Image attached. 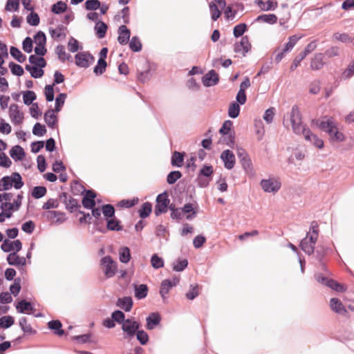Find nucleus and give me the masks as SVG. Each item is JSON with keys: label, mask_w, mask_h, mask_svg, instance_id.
<instances>
[{"label": "nucleus", "mask_w": 354, "mask_h": 354, "mask_svg": "<svg viewBox=\"0 0 354 354\" xmlns=\"http://www.w3.org/2000/svg\"><path fill=\"white\" fill-rule=\"evenodd\" d=\"M15 323V319L12 316H3L0 318V326L3 328H8Z\"/></svg>", "instance_id": "41"}, {"label": "nucleus", "mask_w": 354, "mask_h": 354, "mask_svg": "<svg viewBox=\"0 0 354 354\" xmlns=\"http://www.w3.org/2000/svg\"><path fill=\"white\" fill-rule=\"evenodd\" d=\"M36 99V94L32 91H27L23 93V100L25 104L30 105Z\"/></svg>", "instance_id": "44"}, {"label": "nucleus", "mask_w": 354, "mask_h": 354, "mask_svg": "<svg viewBox=\"0 0 354 354\" xmlns=\"http://www.w3.org/2000/svg\"><path fill=\"white\" fill-rule=\"evenodd\" d=\"M256 3L263 11L274 10L278 6V3L276 0H267L266 1L256 0Z\"/></svg>", "instance_id": "18"}, {"label": "nucleus", "mask_w": 354, "mask_h": 354, "mask_svg": "<svg viewBox=\"0 0 354 354\" xmlns=\"http://www.w3.org/2000/svg\"><path fill=\"white\" fill-rule=\"evenodd\" d=\"M26 69L30 72L31 76L34 78H39L43 76L44 71L42 68L37 66L26 65Z\"/></svg>", "instance_id": "33"}, {"label": "nucleus", "mask_w": 354, "mask_h": 354, "mask_svg": "<svg viewBox=\"0 0 354 354\" xmlns=\"http://www.w3.org/2000/svg\"><path fill=\"white\" fill-rule=\"evenodd\" d=\"M135 297L138 299H144L147 297L148 292L147 286L145 284L134 286Z\"/></svg>", "instance_id": "27"}, {"label": "nucleus", "mask_w": 354, "mask_h": 354, "mask_svg": "<svg viewBox=\"0 0 354 354\" xmlns=\"http://www.w3.org/2000/svg\"><path fill=\"white\" fill-rule=\"evenodd\" d=\"M46 188L43 186L35 187L32 192V196L35 198H40L46 194Z\"/></svg>", "instance_id": "49"}, {"label": "nucleus", "mask_w": 354, "mask_h": 354, "mask_svg": "<svg viewBox=\"0 0 354 354\" xmlns=\"http://www.w3.org/2000/svg\"><path fill=\"white\" fill-rule=\"evenodd\" d=\"M94 62V57L88 53L82 52L75 55V63L78 66L87 68Z\"/></svg>", "instance_id": "11"}, {"label": "nucleus", "mask_w": 354, "mask_h": 354, "mask_svg": "<svg viewBox=\"0 0 354 354\" xmlns=\"http://www.w3.org/2000/svg\"><path fill=\"white\" fill-rule=\"evenodd\" d=\"M283 124L285 127H291L292 131L297 135L301 133L307 129L303 124L301 115L297 106L294 105L290 111L284 115Z\"/></svg>", "instance_id": "1"}, {"label": "nucleus", "mask_w": 354, "mask_h": 354, "mask_svg": "<svg viewBox=\"0 0 354 354\" xmlns=\"http://www.w3.org/2000/svg\"><path fill=\"white\" fill-rule=\"evenodd\" d=\"M106 67V62L104 59H99L97 64L94 68V73L96 75H101L104 73Z\"/></svg>", "instance_id": "56"}, {"label": "nucleus", "mask_w": 354, "mask_h": 354, "mask_svg": "<svg viewBox=\"0 0 354 354\" xmlns=\"http://www.w3.org/2000/svg\"><path fill=\"white\" fill-rule=\"evenodd\" d=\"M107 28L106 24L102 21H97L94 28L96 35L100 39L104 37Z\"/></svg>", "instance_id": "29"}, {"label": "nucleus", "mask_w": 354, "mask_h": 354, "mask_svg": "<svg viewBox=\"0 0 354 354\" xmlns=\"http://www.w3.org/2000/svg\"><path fill=\"white\" fill-rule=\"evenodd\" d=\"M8 115L11 122L15 126L21 125L24 119V114L16 104H12L9 106Z\"/></svg>", "instance_id": "7"}, {"label": "nucleus", "mask_w": 354, "mask_h": 354, "mask_svg": "<svg viewBox=\"0 0 354 354\" xmlns=\"http://www.w3.org/2000/svg\"><path fill=\"white\" fill-rule=\"evenodd\" d=\"M55 110L49 109L44 114V120L47 125L52 129L56 127L57 123V118L55 115Z\"/></svg>", "instance_id": "21"}, {"label": "nucleus", "mask_w": 354, "mask_h": 354, "mask_svg": "<svg viewBox=\"0 0 354 354\" xmlns=\"http://www.w3.org/2000/svg\"><path fill=\"white\" fill-rule=\"evenodd\" d=\"M137 339L142 345H145L148 342L149 337L146 332L138 330L136 333Z\"/></svg>", "instance_id": "61"}, {"label": "nucleus", "mask_w": 354, "mask_h": 354, "mask_svg": "<svg viewBox=\"0 0 354 354\" xmlns=\"http://www.w3.org/2000/svg\"><path fill=\"white\" fill-rule=\"evenodd\" d=\"M49 328L55 330V334L61 336L64 334V330L61 329L62 324L58 320L50 321L48 324Z\"/></svg>", "instance_id": "43"}, {"label": "nucleus", "mask_w": 354, "mask_h": 354, "mask_svg": "<svg viewBox=\"0 0 354 354\" xmlns=\"http://www.w3.org/2000/svg\"><path fill=\"white\" fill-rule=\"evenodd\" d=\"M67 8V5L63 1H58L52 6V12L55 14H61Z\"/></svg>", "instance_id": "52"}, {"label": "nucleus", "mask_w": 354, "mask_h": 354, "mask_svg": "<svg viewBox=\"0 0 354 354\" xmlns=\"http://www.w3.org/2000/svg\"><path fill=\"white\" fill-rule=\"evenodd\" d=\"M100 7L99 0H87L85 2V8L87 10H96Z\"/></svg>", "instance_id": "58"}, {"label": "nucleus", "mask_w": 354, "mask_h": 354, "mask_svg": "<svg viewBox=\"0 0 354 354\" xmlns=\"http://www.w3.org/2000/svg\"><path fill=\"white\" fill-rule=\"evenodd\" d=\"M50 34L54 39H59L65 37L64 29L62 27H57L55 29L50 30Z\"/></svg>", "instance_id": "60"}, {"label": "nucleus", "mask_w": 354, "mask_h": 354, "mask_svg": "<svg viewBox=\"0 0 354 354\" xmlns=\"http://www.w3.org/2000/svg\"><path fill=\"white\" fill-rule=\"evenodd\" d=\"M300 38L301 37L297 35H292L290 37L288 41L286 44L285 47L283 48L284 52L288 53L291 51Z\"/></svg>", "instance_id": "38"}, {"label": "nucleus", "mask_w": 354, "mask_h": 354, "mask_svg": "<svg viewBox=\"0 0 354 354\" xmlns=\"http://www.w3.org/2000/svg\"><path fill=\"white\" fill-rule=\"evenodd\" d=\"M129 47L134 52H139L142 49V44L138 37L134 36L129 41Z\"/></svg>", "instance_id": "45"}, {"label": "nucleus", "mask_w": 354, "mask_h": 354, "mask_svg": "<svg viewBox=\"0 0 354 354\" xmlns=\"http://www.w3.org/2000/svg\"><path fill=\"white\" fill-rule=\"evenodd\" d=\"M22 198L23 196L21 194H18L17 196V198L14 199L13 203L10 202H4L1 203V209L6 217L10 218L12 216V211H17L19 209Z\"/></svg>", "instance_id": "8"}, {"label": "nucleus", "mask_w": 354, "mask_h": 354, "mask_svg": "<svg viewBox=\"0 0 354 354\" xmlns=\"http://www.w3.org/2000/svg\"><path fill=\"white\" fill-rule=\"evenodd\" d=\"M202 81L204 86H212L217 84L218 75L214 70H211L203 77Z\"/></svg>", "instance_id": "16"}, {"label": "nucleus", "mask_w": 354, "mask_h": 354, "mask_svg": "<svg viewBox=\"0 0 354 354\" xmlns=\"http://www.w3.org/2000/svg\"><path fill=\"white\" fill-rule=\"evenodd\" d=\"M48 217L56 223H62L65 221L64 214L60 212L49 211L48 212Z\"/></svg>", "instance_id": "34"}, {"label": "nucleus", "mask_w": 354, "mask_h": 354, "mask_svg": "<svg viewBox=\"0 0 354 354\" xmlns=\"http://www.w3.org/2000/svg\"><path fill=\"white\" fill-rule=\"evenodd\" d=\"M232 127V122L230 120H226L223 122L221 128L219 130V132L223 135H230V142H227V145L230 143L232 144L234 142V138L230 135V130Z\"/></svg>", "instance_id": "28"}, {"label": "nucleus", "mask_w": 354, "mask_h": 354, "mask_svg": "<svg viewBox=\"0 0 354 354\" xmlns=\"http://www.w3.org/2000/svg\"><path fill=\"white\" fill-rule=\"evenodd\" d=\"M183 162V155L178 151H175L171 157V164L174 166L181 167Z\"/></svg>", "instance_id": "46"}, {"label": "nucleus", "mask_w": 354, "mask_h": 354, "mask_svg": "<svg viewBox=\"0 0 354 354\" xmlns=\"http://www.w3.org/2000/svg\"><path fill=\"white\" fill-rule=\"evenodd\" d=\"M100 262L104 275L107 278H111L116 274L117 263L110 256L103 257Z\"/></svg>", "instance_id": "6"}, {"label": "nucleus", "mask_w": 354, "mask_h": 354, "mask_svg": "<svg viewBox=\"0 0 354 354\" xmlns=\"http://www.w3.org/2000/svg\"><path fill=\"white\" fill-rule=\"evenodd\" d=\"M19 324L24 333L32 335L36 333V331L32 328V326L29 324H28V321L26 317H21L19 319Z\"/></svg>", "instance_id": "32"}, {"label": "nucleus", "mask_w": 354, "mask_h": 354, "mask_svg": "<svg viewBox=\"0 0 354 354\" xmlns=\"http://www.w3.org/2000/svg\"><path fill=\"white\" fill-rule=\"evenodd\" d=\"M56 53L59 57V59L65 62L66 59H68L70 55L66 53L65 48L62 45L57 46L56 48Z\"/></svg>", "instance_id": "53"}, {"label": "nucleus", "mask_w": 354, "mask_h": 354, "mask_svg": "<svg viewBox=\"0 0 354 354\" xmlns=\"http://www.w3.org/2000/svg\"><path fill=\"white\" fill-rule=\"evenodd\" d=\"M10 155L14 160H21L24 158L25 152L21 147L16 145L10 149Z\"/></svg>", "instance_id": "26"}, {"label": "nucleus", "mask_w": 354, "mask_h": 354, "mask_svg": "<svg viewBox=\"0 0 354 354\" xmlns=\"http://www.w3.org/2000/svg\"><path fill=\"white\" fill-rule=\"evenodd\" d=\"M209 8L212 19L213 21H216L221 15L218 6L214 3L210 2L209 3Z\"/></svg>", "instance_id": "42"}, {"label": "nucleus", "mask_w": 354, "mask_h": 354, "mask_svg": "<svg viewBox=\"0 0 354 354\" xmlns=\"http://www.w3.org/2000/svg\"><path fill=\"white\" fill-rule=\"evenodd\" d=\"M188 264L187 259L178 260L173 264V270L177 272L183 271Z\"/></svg>", "instance_id": "59"}, {"label": "nucleus", "mask_w": 354, "mask_h": 354, "mask_svg": "<svg viewBox=\"0 0 354 354\" xmlns=\"http://www.w3.org/2000/svg\"><path fill=\"white\" fill-rule=\"evenodd\" d=\"M140 328V324L134 319H127L122 324V330L126 338L133 337Z\"/></svg>", "instance_id": "10"}, {"label": "nucleus", "mask_w": 354, "mask_h": 354, "mask_svg": "<svg viewBox=\"0 0 354 354\" xmlns=\"http://www.w3.org/2000/svg\"><path fill=\"white\" fill-rule=\"evenodd\" d=\"M324 55L322 53L315 55L310 62V68L312 70H319L324 65L323 61Z\"/></svg>", "instance_id": "24"}, {"label": "nucleus", "mask_w": 354, "mask_h": 354, "mask_svg": "<svg viewBox=\"0 0 354 354\" xmlns=\"http://www.w3.org/2000/svg\"><path fill=\"white\" fill-rule=\"evenodd\" d=\"M119 259L122 263H127L130 261V250L127 247H123L119 250Z\"/></svg>", "instance_id": "36"}, {"label": "nucleus", "mask_w": 354, "mask_h": 354, "mask_svg": "<svg viewBox=\"0 0 354 354\" xmlns=\"http://www.w3.org/2000/svg\"><path fill=\"white\" fill-rule=\"evenodd\" d=\"M320 129L328 133L330 138L335 142H342L345 136L337 129V123L331 117H325L317 124Z\"/></svg>", "instance_id": "2"}, {"label": "nucleus", "mask_w": 354, "mask_h": 354, "mask_svg": "<svg viewBox=\"0 0 354 354\" xmlns=\"http://www.w3.org/2000/svg\"><path fill=\"white\" fill-rule=\"evenodd\" d=\"M160 322V317L156 314H152L147 318V327L148 329L151 330Z\"/></svg>", "instance_id": "39"}, {"label": "nucleus", "mask_w": 354, "mask_h": 354, "mask_svg": "<svg viewBox=\"0 0 354 354\" xmlns=\"http://www.w3.org/2000/svg\"><path fill=\"white\" fill-rule=\"evenodd\" d=\"M29 62L35 66L43 68L46 66V61L42 57H36L32 55L29 57Z\"/></svg>", "instance_id": "47"}, {"label": "nucleus", "mask_w": 354, "mask_h": 354, "mask_svg": "<svg viewBox=\"0 0 354 354\" xmlns=\"http://www.w3.org/2000/svg\"><path fill=\"white\" fill-rule=\"evenodd\" d=\"M107 228L110 230H120L121 226L119 221L115 218H111L107 221Z\"/></svg>", "instance_id": "64"}, {"label": "nucleus", "mask_w": 354, "mask_h": 354, "mask_svg": "<svg viewBox=\"0 0 354 354\" xmlns=\"http://www.w3.org/2000/svg\"><path fill=\"white\" fill-rule=\"evenodd\" d=\"M330 308L333 311L340 315H345L347 313L342 301L337 298H332L330 300Z\"/></svg>", "instance_id": "19"}, {"label": "nucleus", "mask_w": 354, "mask_h": 354, "mask_svg": "<svg viewBox=\"0 0 354 354\" xmlns=\"http://www.w3.org/2000/svg\"><path fill=\"white\" fill-rule=\"evenodd\" d=\"M152 210V205L150 203L146 202L142 204L139 209V215L142 218H147L149 216Z\"/></svg>", "instance_id": "37"}, {"label": "nucleus", "mask_w": 354, "mask_h": 354, "mask_svg": "<svg viewBox=\"0 0 354 354\" xmlns=\"http://www.w3.org/2000/svg\"><path fill=\"white\" fill-rule=\"evenodd\" d=\"M301 135L304 136L306 140L310 142L314 147L319 149L324 148V141L317 135L314 134L308 128H307Z\"/></svg>", "instance_id": "12"}, {"label": "nucleus", "mask_w": 354, "mask_h": 354, "mask_svg": "<svg viewBox=\"0 0 354 354\" xmlns=\"http://www.w3.org/2000/svg\"><path fill=\"white\" fill-rule=\"evenodd\" d=\"M17 252H14L8 254L7 261L12 266H24L26 263L24 257H19L17 254Z\"/></svg>", "instance_id": "22"}, {"label": "nucleus", "mask_w": 354, "mask_h": 354, "mask_svg": "<svg viewBox=\"0 0 354 354\" xmlns=\"http://www.w3.org/2000/svg\"><path fill=\"white\" fill-rule=\"evenodd\" d=\"M262 189L266 193H277L281 188L280 180L274 177H270L267 179H263L260 182Z\"/></svg>", "instance_id": "5"}, {"label": "nucleus", "mask_w": 354, "mask_h": 354, "mask_svg": "<svg viewBox=\"0 0 354 354\" xmlns=\"http://www.w3.org/2000/svg\"><path fill=\"white\" fill-rule=\"evenodd\" d=\"M66 98V94L65 93H59L55 99V109L56 112L60 111L62 107L63 106L65 100Z\"/></svg>", "instance_id": "51"}, {"label": "nucleus", "mask_w": 354, "mask_h": 354, "mask_svg": "<svg viewBox=\"0 0 354 354\" xmlns=\"http://www.w3.org/2000/svg\"><path fill=\"white\" fill-rule=\"evenodd\" d=\"M10 55L17 61L23 63L26 61V57L16 47L12 46L10 49Z\"/></svg>", "instance_id": "35"}, {"label": "nucleus", "mask_w": 354, "mask_h": 354, "mask_svg": "<svg viewBox=\"0 0 354 354\" xmlns=\"http://www.w3.org/2000/svg\"><path fill=\"white\" fill-rule=\"evenodd\" d=\"M118 35V41L121 45L129 42L131 32L126 26L122 25L119 27Z\"/></svg>", "instance_id": "17"}, {"label": "nucleus", "mask_w": 354, "mask_h": 354, "mask_svg": "<svg viewBox=\"0 0 354 354\" xmlns=\"http://www.w3.org/2000/svg\"><path fill=\"white\" fill-rule=\"evenodd\" d=\"M240 113V106L236 102H232L228 109V115L232 118H236Z\"/></svg>", "instance_id": "40"}, {"label": "nucleus", "mask_w": 354, "mask_h": 354, "mask_svg": "<svg viewBox=\"0 0 354 354\" xmlns=\"http://www.w3.org/2000/svg\"><path fill=\"white\" fill-rule=\"evenodd\" d=\"M22 247L21 242L19 240H15L11 241L6 239L3 241L1 248L5 252H9L12 251L19 252L21 250Z\"/></svg>", "instance_id": "13"}, {"label": "nucleus", "mask_w": 354, "mask_h": 354, "mask_svg": "<svg viewBox=\"0 0 354 354\" xmlns=\"http://www.w3.org/2000/svg\"><path fill=\"white\" fill-rule=\"evenodd\" d=\"M24 185L21 176L18 173H13L10 176L3 177L0 180V191L8 190L12 186L19 189Z\"/></svg>", "instance_id": "4"}, {"label": "nucleus", "mask_w": 354, "mask_h": 354, "mask_svg": "<svg viewBox=\"0 0 354 354\" xmlns=\"http://www.w3.org/2000/svg\"><path fill=\"white\" fill-rule=\"evenodd\" d=\"M151 266L155 269H158L164 266V261L157 254H153L151 259Z\"/></svg>", "instance_id": "50"}, {"label": "nucleus", "mask_w": 354, "mask_h": 354, "mask_svg": "<svg viewBox=\"0 0 354 354\" xmlns=\"http://www.w3.org/2000/svg\"><path fill=\"white\" fill-rule=\"evenodd\" d=\"M16 309L20 313H29L33 310V307L30 302L21 300L16 305Z\"/></svg>", "instance_id": "25"}, {"label": "nucleus", "mask_w": 354, "mask_h": 354, "mask_svg": "<svg viewBox=\"0 0 354 354\" xmlns=\"http://www.w3.org/2000/svg\"><path fill=\"white\" fill-rule=\"evenodd\" d=\"M46 133V129L44 125L37 122L32 129V133L37 136H43Z\"/></svg>", "instance_id": "54"}, {"label": "nucleus", "mask_w": 354, "mask_h": 354, "mask_svg": "<svg viewBox=\"0 0 354 354\" xmlns=\"http://www.w3.org/2000/svg\"><path fill=\"white\" fill-rule=\"evenodd\" d=\"M318 238V230L317 226H311L310 232L303 239L300 243L301 249L307 254L310 255L314 252L315 245Z\"/></svg>", "instance_id": "3"}, {"label": "nucleus", "mask_w": 354, "mask_h": 354, "mask_svg": "<svg viewBox=\"0 0 354 354\" xmlns=\"http://www.w3.org/2000/svg\"><path fill=\"white\" fill-rule=\"evenodd\" d=\"M34 40L36 45L45 46L46 41V35L43 32L39 31L35 35Z\"/></svg>", "instance_id": "62"}, {"label": "nucleus", "mask_w": 354, "mask_h": 354, "mask_svg": "<svg viewBox=\"0 0 354 354\" xmlns=\"http://www.w3.org/2000/svg\"><path fill=\"white\" fill-rule=\"evenodd\" d=\"M257 20L273 24L277 22V17L274 14L262 15L257 17Z\"/></svg>", "instance_id": "48"}, {"label": "nucleus", "mask_w": 354, "mask_h": 354, "mask_svg": "<svg viewBox=\"0 0 354 354\" xmlns=\"http://www.w3.org/2000/svg\"><path fill=\"white\" fill-rule=\"evenodd\" d=\"M247 26L245 24H239L234 26L233 34L235 37H241L246 31Z\"/></svg>", "instance_id": "57"}, {"label": "nucleus", "mask_w": 354, "mask_h": 354, "mask_svg": "<svg viewBox=\"0 0 354 354\" xmlns=\"http://www.w3.org/2000/svg\"><path fill=\"white\" fill-rule=\"evenodd\" d=\"M172 287L173 286L171 285V280L165 279L162 281L160 289V294L164 300L167 298V295Z\"/></svg>", "instance_id": "31"}, {"label": "nucleus", "mask_w": 354, "mask_h": 354, "mask_svg": "<svg viewBox=\"0 0 354 354\" xmlns=\"http://www.w3.org/2000/svg\"><path fill=\"white\" fill-rule=\"evenodd\" d=\"M95 196L96 194L93 191H87L82 199L83 206L87 209L93 208L95 205V202L94 200Z\"/></svg>", "instance_id": "20"}, {"label": "nucleus", "mask_w": 354, "mask_h": 354, "mask_svg": "<svg viewBox=\"0 0 354 354\" xmlns=\"http://www.w3.org/2000/svg\"><path fill=\"white\" fill-rule=\"evenodd\" d=\"M182 176L179 171H174L170 172L167 178V181L169 185L175 183Z\"/></svg>", "instance_id": "55"}, {"label": "nucleus", "mask_w": 354, "mask_h": 354, "mask_svg": "<svg viewBox=\"0 0 354 354\" xmlns=\"http://www.w3.org/2000/svg\"><path fill=\"white\" fill-rule=\"evenodd\" d=\"M251 44L247 36L243 37L239 42L234 45V51L242 54L243 56L250 50Z\"/></svg>", "instance_id": "14"}, {"label": "nucleus", "mask_w": 354, "mask_h": 354, "mask_svg": "<svg viewBox=\"0 0 354 354\" xmlns=\"http://www.w3.org/2000/svg\"><path fill=\"white\" fill-rule=\"evenodd\" d=\"M9 67L11 70V72L13 75L21 76L24 74V69L23 68L17 64H15L13 62H10L9 64Z\"/></svg>", "instance_id": "63"}, {"label": "nucleus", "mask_w": 354, "mask_h": 354, "mask_svg": "<svg viewBox=\"0 0 354 354\" xmlns=\"http://www.w3.org/2000/svg\"><path fill=\"white\" fill-rule=\"evenodd\" d=\"M242 167L245 171L246 174L249 175H254V171L252 165V160L250 158V156L245 158L244 159H242L240 160Z\"/></svg>", "instance_id": "30"}, {"label": "nucleus", "mask_w": 354, "mask_h": 354, "mask_svg": "<svg viewBox=\"0 0 354 354\" xmlns=\"http://www.w3.org/2000/svg\"><path fill=\"white\" fill-rule=\"evenodd\" d=\"M117 306L123 309L124 310L129 312L131 310L133 306V300L131 297H124L123 298H119L116 302Z\"/></svg>", "instance_id": "23"}, {"label": "nucleus", "mask_w": 354, "mask_h": 354, "mask_svg": "<svg viewBox=\"0 0 354 354\" xmlns=\"http://www.w3.org/2000/svg\"><path fill=\"white\" fill-rule=\"evenodd\" d=\"M156 202L154 213L156 216L167 212L170 201L166 192L158 195Z\"/></svg>", "instance_id": "9"}, {"label": "nucleus", "mask_w": 354, "mask_h": 354, "mask_svg": "<svg viewBox=\"0 0 354 354\" xmlns=\"http://www.w3.org/2000/svg\"><path fill=\"white\" fill-rule=\"evenodd\" d=\"M221 158L224 162V166L227 169H231L235 165V156L230 150H225L221 155Z\"/></svg>", "instance_id": "15"}]
</instances>
